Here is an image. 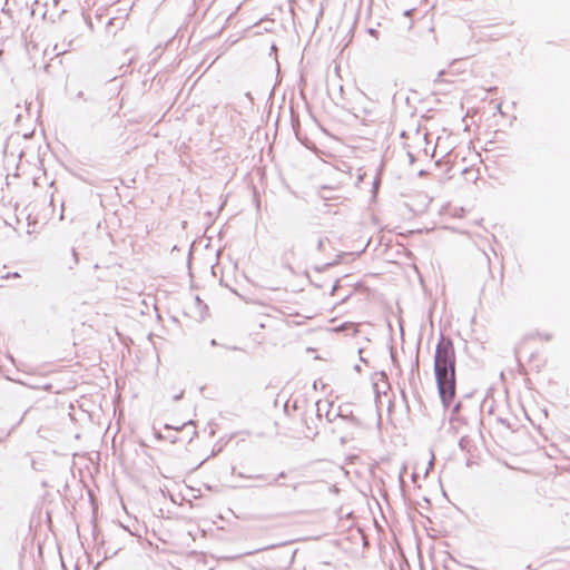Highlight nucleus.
I'll return each mask as SVG.
<instances>
[{"label":"nucleus","mask_w":570,"mask_h":570,"mask_svg":"<svg viewBox=\"0 0 570 570\" xmlns=\"http://www.w3.org/2000/svg\"><path fill=\"white\" fill-rule=\"evenodd\" d=\"M304 422L307 423L306 417L304 419ZM301 432L303 434V438L305 439H314L318 433L317 428L315 425L309 424H306V429L302 430Z\"/></svg>","instance_id":"20e7f679"},{"label":"nucleus","mask_w":570,"mask_h":570,"mask_svg":"<svg viewBox=\"0 0 570 570\" xmlns=\"http://www.w3.org/2000/svg\"><path fill=\"white\" fill-rule=\"evenodd\" d=\"M198 435L197 425L193 420L181 423V426L165 425L161 438L178 446H187Z\"/></svg>","instance_id":"f03ea898"},{"label":"nucleus","mask_w":570,"mask_h":570,"mask_svg":"<svg viewBox=\"0 0 570 570\" xmlns=\"http://www.w3.org/2000/svg\"><path fill=\"white\" fill-rule=\"evenodd\" d=\"M166 425L181 426L178 422L174 421L171 423H167Z\"/></svg>","instance_id":"423d86ee"},{"label":"nucleus","mask_w":570,"mask_h":570,"mask_svg":"<svg viewBox=\"0 0 570 570\" xmlns=\"http://www.w3.org/2000/svg\"><path fill=\"white\" fill-rule=\"evenodd\" d=\"M551 338H552V335L549 334V333L535 332V333H531L528 336H525L523 342H522V345H525V344H528V343H530L531 341H534V340H540V341H543V342H549Z\"/></svg>","instance_id":"7ed1b4c3"},{"label":"nucleus","mask_w":570,"mask_h":570,"mask_svg":"<svg viewBox=\"0 0 570 570\" xmlns=\"http://www.w3.org/2000/svg\"><path fill=\"white\" fill-rule=\"evenodd\" d=\"M455 350L452 341L441 337L434 354V374L440 397L445 406H449L455 397Z\"/></svg>","instance_id":"f257e3e1"},{"label":"nucleus","mask_w":570,"mask_h":570,"mask_svg":"<svg viewBox=\"0 0 570 570\" xmlns=\"http://www.w3.org/2000/svg\"><path fill=\"white\" fill-rule=\"evenodd\" d=\"M363 250L364 249L362 248V249H360V250H357L355 253H345L344 252V253L338 255V258H340L341 262H345V261H347V258L355 259L357 256H360L363 253Z\"/></svg>","instance_id":"39448f33"}]
</instances>
